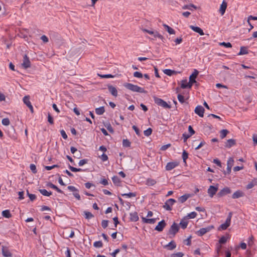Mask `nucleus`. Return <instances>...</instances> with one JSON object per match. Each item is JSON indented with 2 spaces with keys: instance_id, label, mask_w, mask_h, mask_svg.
I'll list each match as a JSON object with an SVG mask.
<instances>
[{
  "instance_id": "29",
  "label": "nucleus",
  "mask_w": 257,
  "mask_h": 257,
  "mask_svg": "<svg viewBox=\"0 0 257 257\" xmlns=\"http://www.w3.org/2000/svg\"><path fill=\"white\" fill-rule=\"evenodd\" d=\"M2 214L3 217L7 218H10L12 217V214L9 210H5L3 211Z\"/></svg>"
},
{
  "instance_id": "43",
  "label": "nucleus",
  "mask_w": 257,
  "mask_h": 257,
  "mask_svg": "<svg viewBox=\"0 0 257 257\" xmlns=\"http://www.w3.org/2000/svg\"><path fill=\"white\" fill-rule=\"evenodd\" d=\"M153 36H154L155 38L158 37V38H160L163 42H164V38L163 37V36L162 35L160 34L157 31L154 32V33L153 34Z\"/></svg>"
},
{
  "instance_id": "57",
  "label": "nucleus",
  "mask_w": 257,
  "mask_h": 257,
  "mask_svg": "<svg viewBox=\"0 0 257 257\" xmlns=\"http://www.w3.org/2000/svg\"><path fill=\"white\" fill-rule=\"evenodd\" d=\"M182 136L184 143H185L187 141V139L191 137V135H189V134H187L186 133H184Z\"/></svg>"
},
{
  "instance_id": "13",
  "label": "nucleus",
  "mask_w": 257,
  "mask_h": 257,
  "mask_svg": "<svg viewBox=\"0 0 257 257\" xmlns=\"http://www.w3.org/2000/svg\"><path fill=\"white\" fill-rule=\"evenodd\" d=\"M236 145V141L234 139H229L225 143V147L227 148H230L231 147Z\"/></svg>"
},
{
  "instance_id": "31",
  "label": "nucleus",
  "mask_w": 257,
  "mask_h": 257,
  "mask_svg": "<svg viewBox=\"0 0 257 257\" xmlns=\"http://www.w3.org/2000/svg\"><path fill=\"white\" fill-rule=\"evenodd\" d=\"M229 133V132L226 129L222 130L220 131V137L221 139H224L227 135Z\"/></svg>"
},
{
  "instance_id": "55",
  "label": "nucleus",
  "mask_w": 257,
  "mask_h": 257,
  "mask_svg": "<svg viewBox=\"0 0 257 257\" xmlns=\"http://www.w3.org/2000/svg\"><path fill=\"white\" fill-rule=\"evenodd\" d=\"M177 97L180 103H183L185 102L184 97L182 95L179 94H178Z\"/></svg>"
},
{
  "instance_id": "24",
  "label": "nucleus",
  "mask_w": 257,
  "mask_h": 257,
  "mask_svg": "<svg viewBox=\"0 0 257 257\" xmlns=\"http://www.w3.org/2000/svg\"><path fill=\"white\" fill-rule=\"evenodd\" d=\"M257 185V178L253 179L250 182H249L246 187L247 189H250L253 188L254 186Z\"/></svg>"
},
{
  "instance_id": "49",
  "label": "nucleus",
  "mask_w": 257,
  "mask_h": 257,
  "mask_svg": "<svg viewBox=\"0 0 257 257\" xmlns=\"http://www.w3.org/2000/svg\"><path fill=\"white\" fill-rule=\"evenodd\" d=\"M184 253L182 252H178L175 253H173L171 255L170 257H183Z\"/></svg>"
},
{
  "instance_id": "51",
  "label": "nucleus",
  "mask_w": 257,
  "mask_h": 257,
  "mask_svg": "<svg viewBox=\"0 0 257 257\" xmlns=\"http://www.w3.org/2000/svg\"><path fill=\"white\" fill-rule=\"evenodd\" d=\"M98 76L102 78H109L114 77V76L111 74H98Z\"/></svg>"
},
{
  "instance_id": "9",
  "label": "nucleus",
  "mask_w": 257,
  "mask_h": 257,
  "mask_svg": "<svg viewBox=\"0 0 257 257\" xmlns=\"http://www.w3.org/2000/svg\"><path fill=\"white\" fill-rule=\"evenodd\" d=\"M204 108L201 105H198L196 107L194 112L196 114H198L200 117H203L204 113Z\"/></svg>"
},
{
  "instance_id": "52",
  "label": "nucleus",
  "mask_w": 257,
  "mask_h": 257,
  "mask_svg": "<svg viewBox=\"0 0 257 257\" xmlns=\"http://www.w3.org/2000/svg\"><path fill=\"white\" fill-rule=\"evenodd\" d=\"M191 238L192 236L190 235L186 239L184 240V243L187 245H190L191 244Z\"/></svg>"
},
{
  "instance_id": "22",
  "label": "nucleus",
  "mask_w": 257,
  "mask_h": 257,
  "mask_svg": "<svg viewBox=\"0 0 257 257\" xmlns=\"http://www.w3.org/2000/svg\"><path fill=\"white\" fill-rule=\"evenodd\" d=\"M47 186L49 187L50 188H52V189L55 190L58 193H61V194H63L64 193L63 191H62L57 186H56L55 185L53 184L51 182H49L47 184Z\"/></svg>"
},
{
  "instance_id": "11",
  "label": "nucleus",
  "mask_w": 257,
  "mask_h": 257,
  "mask_svg": "<svg viewBox=\"0 0 257 257\" xmlns=\"http://www.w3.org/2000/svg\"><path fill=\"white\" fill-rule=\"evenodd\" d=\"M231 193V190L228 187H225L221 190L218 193L217 196L219 197H222L227 194Z\"/></svg>"
},
{
  "instance_id": "27",
  "label": "nucleus",
  "mask_w": 257,
  "mask_h": 257,
  "mask_svg": "<svg viewBox=\"0 0 257 257\" xmlns=\"http://www.w3.org/2000/svg\"><path fill=\"white\" fill-rule=\"evenodd\" d=\"M163 27L170 34H175V30L166 24H163Z\"/></svg>"
},
{
  "instance_id": "8",
  "label": "nucleus",
  "mask_w": 257,
  "mask_h": 257,
  "mask_svg": "<svg viewBox=\"0 0 257 257\" xmlns=\"http://www.w3.org/2000/svg\"><path fill=\"white\" fill-rule=\"evenodd\" d=\"M166 225L165 221L162 220L158 223V225L155 227V230L159 232L162 231Z\"/></svg>"
},
{
  "instance_id": "7",
  "label": "nucleus",
  "mask_w": 257,
  "mask_h": 257,
  "mask_svg": "<svg viewBox=\"0 0 257 257\" xmlns=\"http://www.w3.org/2000/svg\"><path fill=\"white\" fill-rule=\"evenodd\" d=\"M24 103L29 108L32 113H33L34 109L30 101V96H25L23 97Z\"/></svg>"
},
{
  "instance_id": "23",
  "label": "nucleus",
  "mask_w": 257,
  "mask_h": 257,
  "mask_svg": "<svg viewBox=\"0 0 257 257\" xmlns=\"http://www.w3.org/2000/svg\"><path fill=\"white\" fill-rule=\"evenodd\" d=\"M176 247V244L174 240H172L168 244L165 246V248H167L169 250H173Z\"/></svg>"
},
{
  "instance_id": "46",
  "label": "nucleus",
  "mask_w": 257,
  "mask_h": 257,
  "mask_svg": "<svg viewBox=\"0 0 257 257\" xmlns=\"http://www.w3.org/2000/svg\"><path fill=\"white\" fill-rule=\"evenodd\" d=\"M188 153L186 151H184L182 154V159L183 160V162L185 163H186V159L188 158Z\"/></svg>"
},
{
  "instance_id": "6",
  "label": "nucleus",
  "mask_w": 257,
  "mask_h": 257,
  "mask_svg": "<svg viewBox=\"0 0 257 257\" xmlns=\"http://www.w3.org/2000/svg\"><path fill=\"white\" fill-rule=\"evenodd\" d=\"M22 65L25 69H27L31 67V62L29 60V58L26 54L23 57V62Z\"/></svg>"
},
{
  "instance_id": "39",
  "label": "nucleus",
  "mask_w": 257,
  "mask_h": 257,
  "mask_svg": "<svg viewBox=\"0 0 257 257\" xmlns=\"http://www.w3.org/2000/svg\"><path fill=\"white\" fill-rule=\"evenodd\" d=\"M191 8H193L195 9H197V7L193 4L184 5L182 8L183 9H188L191 10Z\"/></svg>"
},
{
  "instance_id": "50",
  "label": "nucleus",
  "mask_w": 257,
  "mask_h": 257,
  "mask_svg": "<svg viewBox=\"0 0 257 257\" xmlns=\"http://www.w3.org/2000/svg\"><path fill=\"white\" fill-rule=\"evenodd\" d=\"M227 238L225 236H222L219 240L220 244H224L226 242Z\"/></svg>"
},
{
  "instance_id": "17",
  "label": "nucleus",
  "mask_w": 257,
  "mask_h": 257,
  "mask_svg": "<svg viewBox=\"0 0 257 257\" xmlns=\"http://www.w3.org/2000/svg\"><path fill=\"white\" fill-rule=\"evenodd\" d=\"M227 6V3L225 1H223L220 6L219 9V12L221 15H223L224 14Z\"/></svg>"
},
{
  "instance_id": "30",
  "label": "nucleus",
  "mask_w": 257,
  "mask_h": 257,
  "mask_svg": "<svg viewBox=\"0 0 257 257\" xmlns=\"http://www.w3.org/2000/svg\"><path fill=\"white\" fill-rule=\"evenodd\" d=\"M113 183L115 185L119 186L120 183V179L117 176H114L112 178Z\"/></svg>"
},
{
  "instance_id": "18",
  "label": "nucleus",
  "mask_w": 257,
  "mask_h": 257,
  "mask_svg": "<svg viewBox=\"0 0 257 257\" xmlns=\"http://www.w3.org/2000/svg\"><path fill=\"white\" fill-rule=\"evenodd\" d=\"M190 28L194 32L198 33L200 34V35L202 36L204 35V33L203 32V31L199 27L194 26H190Z\"/></svg>"
},
{
  "instance_id": "4",
  "label": "nucleus",
  "mask_w": 257,
  "mask_h": 257,
  "mask_svg": "<svg viewBox=\"0 0 257 257\" xmlns=\"http://www.w3.org/2000/svg\"><path fill=\"white\" fill-rule=\"evenodd\" d=\"M175 202H176V200L175 199H172V198L169 199L166 201V202L165 203V204L163 205V207L167 210L170 211L172 210L171 206Z\"/></svg>"
},
{
  "instance_id": "64",
  "label": "nucleus",
  "mask_w": 257,
  "mask_h": 257,
  "mask_svg": "<svg viewBox=\"0 0 257 257\" xmlns=\"http://www.w3.org/2000/svg\"><path fill=\"white\" fill-rule=\"evenodd\" d=\"M188 131L190 133V134H189V135H191V136H192L193 135H194L195 133V131L193 130V127H192L191 125H189L188 126Z\"/></svg>"
},
{
  "instance_id": "2",
  "label": "nucleus",
  "mask_w": 257,
  "mask_h": 257,
  "mask_svg": "<svg viewBox=\"0 0 257 257\" xmlns=\"http://www.w3.org/2000/svg\"><path fill=\"white\" fill-rule=\"evenodd\" d=\"M154 102L158 105L163 107L164 108H170L171 105H169L166 101L161 98H158L156 96H153Z\"/></svg>"
},
{
  "instance_id": "54",
  "label": "nucleus",
  "mask_w": 257,
  "mask_h": 257,
  "mask_svg": "<svg viewBox=\"0 0 257 257\" xmlns=\"http://www.w3.org/2000/svg\"><path fill=\"white\" fill-rule=\"evenodd\" d=\"M220 45L223 46L226 48H231L232 47L231 44L229 42L226 43V42H223L220 43Z\"/></svg>"
},
{
  "instance_id": "63",
  "label": "nucleus",
  "mask_w": 257,
  "mask_h": 257,
  "mask_svg": "<svg viewBox=\"0 0 257 257\" xmlns=\"http://www.w3.org/2000/svg\"><path fill=\"white\" fill-rule=\"evenodd\" d=\"M48 121L51 124L54 123L53 117L50 113L48 115Z\"/></svg>"
},
{
  "instance_id": "38",
  "label": "nucleus",
  "mask_w": 257,
  "mask_h": 257,
  "mask_svg": "<svg viewBox=\"0 0 257 257\" xmlns=\"http://www.w3.org/2000/svg\"><path fill=\"white\" fill-rule=\"evenodd\" d=\"M136 195L137 193L136 192H130L128 193H124L121 194V196H126L130 198L136 197Z\"/></svg>"
},
{
  "instance_id": "10",
  "label": "nucleus",
  "mask_w": 257,
  "mask_h": 257,
  "mask_svg": "<svg viewBox=\"0 0 257 257\" xmlns=\"http://www.w3.org/2000/svg\"><path fill=\"white\" fill-rule=\"evenodd\" d=\"M179 163L177 161L169 162L166 166L167 171H171L179 165Z\"/></svg>"
},
{
  "instance_id": "1",
  "label": "nucleus",
  "mask_w": 257,
  "mask_h": 257,
  "mask_svg": "<svg viewBox=\"0 0 257 257\" xmlns=\"http://www.w3.org/2000/svg\"><path fill=\"white\" fill-rule=\"evenodd\" d=\"M123 86L127 89L133 92H139L141 93H147V91L144 88L141 87L137 85H134L130 83H124Z\"/></svg>"
},
{
  "instance_id": "26",
  "label": "nucleus",
  "mask_w": 257,
  "mask_h": 257,
  "mask_svg": "<svg viewBox=\"0 0 257 257\" xmlns=\"http://www.w3.org/2000/svg\"><path fill=\"white\" fill-rule=\"evenodd\" d=\"M186 220V218H184L183 219L181 220V221H180V222L179 223L181 227L183 229H185V228H186L187 226L188 225V222Z\"/></svg>"
},
{
  "instance_id": "60",
  "label": "nucleus",
  "mask_w": 257,
  "mask_h": 257,
  "mask_svg": "<svg viewBox=\"0 0 257 257\" xmlns=\"http://www.w3.org/2000/svg\"><path fill=\"white\" fill-rule=\"evenodd\" d=\"M134 76L137 78H142L143 75L142 73L136 71L134 73Z\"/></svg>"
},
{
  "instance_id": "37",
  "label": "nucleus",
  "mask_w": 257,
  "mask_h": 257,
  "mask_svg": "<svg viewBox=\"0 0 257 257\" xmlns=\"http://www.w3.org/2000/svg\"><path fill=\"white\" fill-rule=\"evenodd\" d=\"M69 169L73 172H81L83 170L81 168H76L73 166H71L70 165H68Z\"/></svg>"
},
{
  "instance_id": "45",
  "label": "nucleus",
  "mask_w": 257,
  "mask_h": 257,
  "mask_svg": "<svg viewBox=\"0 0 257 257\" xmlns=\"http://www.w3.org/2000/svg\"><path fill=\"white\" fill-rule=\"evenodd\" d=\"M197 216V213L195 212H192L190 213H189L188 215L186 217V218H189L190 219L194 218Z\"/></svg>"
},
{
  "instance_id": "15",
  "label": "nucleus",
  "mask_w": 257,
  "mask_h": 257,
  "mask_svg": "<svg viewBox=\"0 0 257 257\" xmlns=\"http://www.w3.org/2000/svg\"><path fill=\"white\" fill-rule=\"evenodd\" d=\"M108 89L109 92L114 96L116 97L117 96V90L115 87L111 85H107Z\"/></svg>"
},
{
  "instance_id": "48",
  "label": "nucleus",
  "mask_w": 257,
  "mask_h": 257,
  "mask_svg": "<svg viewBox=\"0 0 257 257\" xmlns=\"http://www.w3.org/2000/svg\"><path fill=\"white\" fill-rule=\"evenodd\" d=\"M27 194L30 200L32 201H34L36 198V196L35 194L29 193L28 190L27 191Z\"/></svg>"
},
{
  "instance_id": "28",
  "label": "nucleus",
  "mask_w": 257,
  "mask_h": 257,
  "mask_svg": "<svg viewBox=\"0 0 257 257\" xmlns=\"http://www.w3.org/2000/svg\"><path fill=\"white\" fill-rule=\"evenodd\" d=\"M190 197V195L188 194H184L179 198V201L181 203L185 202L188 198Z\"/></svg>"
},
{
  "instance_id": "12",
  "label": "nucleus",
  "mask_w": 257,
  "mask_h": 257,
  "mask_svg": "<svg viewBox=\"0 0 257 257\" xmlns=\"http://www.w3.org/2000/svg\"><path fill=\"white\" fill-rule=\"evenodd\" d=\"M217 190V187L210 186L208 189V193L211 197H212L216 194Z\"/></svg>"
},
{
  "instance_id": "42",
  "label": "nucleus",
  "mask_w": 257,
  "mask_h": 257,
  "mask_svg": "<svg viewBox=\"0 0 257 257\" xmlns=\"http://www.w3.org/2000/svg\"><path fill=\"white\" fill-rule=\"evenodd\" d=\"M93 246L96 248H100L102 247L103 243L101 241H97L94 242Z\"/></svg>"
},
{
  "instance_id": "59",
  "label": "nucleus",
  "mask_w": 257,
  "mask_h": 257,
  "mask_svg": "<svg viewBox=\"0 0 257 257\" xmlns=\"http://www.w3.org/2000/svg\"><path fill=\"white\" fill-rule=\"evenodd\" d=\"M132 128L135 131L136 134L138 136H141L140 131L138 127H137L136 125H134L132 126Z\"/></svg>"
},
{
  "instance_id": "41",
  "label": "nucleus",
  "mask_w": 257,
  "mask_h": 257,
  "mask_svg": "<svg viewBox=\"0 0 257 257\" xmlns=\"http://www.w3.org/2000/svg\"><path fill=\"white\" fill-rule=\"evenodd\" d=\"M232 213L231 212H229L228 215V216L226 219V221L225 222V223H227V224H229V226L230 225L231 219L232 217Z\"/></svg>"
},
{
  "instance_id": "44",
  "label": "nucleus",
  "mask_w": 257,
  "mask_h": 257,
  "mask_svg": "<svg viewBox=\"0 0 257 257\" xmlns=\"http://www.w3.org/2000/svg\"><path fill=\"white\" fill-rule=\"evenodd\" d=\"M152 129L151 128H148L144 132V135L146 137L150 136L152 133Z\"/></svg>"
},
{
  "instance_id": "34",
  "label": "nucleus",
  "mask_w": 257,
  "mask_h": 257,
  "mask_svg": "<svg viewBox=\"0 0 257 257\" xmlns=\"http://www.w3.org/2000/svg\"><path fill=\"white\" fill-rule=\"evenodd\" d=\"M39 192L44 196H50L52 195V192H48L46 189H39Z\"/></svg>"
},
{
  "instance_id": "53",
  "label": "nucleus",
  "mask_w": 257,
  "mask_h": 257,
  "mask_svg": "<svg viewBox=\"0 0 257 257\" xmlns=\"http://www.w3.org/2000/svg\"><path fill=\"white\" fill-rule=\"evenodd\" d=\"M30 168L33 173L36 174L37 172L36 166H35V165L31 164L30 166Z\"/></svg>"
},
{
  "instance_id": "5",
  "label": "nucleus",
  "mask_w": 257,
  "mask_h": 257,
  "mask_svg": "<svg viewBox=\"0 0 257 257\" xmlns=\"http://www.w3.org/2000/svg\"><path fill=\"white\" fill-rule=\"evenodd\" d=\"M213 228H214L213 225H209L205 228H201L197 231V234L200 236H202Z\"/></svg>"
},
{
  "instance_id": "16",
  "label": "nucleus",
  "mask_w": 257,
  "mask_h": 257,
  "mask_svg": "<svg viewBox=\"0 0 257 257\" xmlns=\"http://www.w3.org/2000/svg\"><path fill=\"white\" fill-rule=\"evenodd\" d=\"M2 254L5 257H12V253L10 252L9 249L5 246H3L2 248Z\"/></svg>"
},
{
  "instance_id": "32",
  "label": "nucleus",
  "mask_w": 257,
  "mask_h": 257,
  "mask_svg": "<svg viewBox=\"0 0 257 257\" xmlns=\"http://www.w3.org/2000/svg\"><path fill=\"white\" fill-rule=\"evenodd\" d=\"M105 111L103 106H101L95 109V112L98 115H102Z\"/></svg>"
},
{
  "instance_id": "33",
  "label": "nucleus",
  "mask_w": 257,
  "mask_h": 257,
  "mask_svg": "<svg viewBox=\"0 0 257 257\" xmlns=\"http://www.w3.org/2000/svg\"><path fill=\"white\" fill-rule=\"evenodd\" d=\"M163 72L165 74H166L168 76H171V75L176 73V72L175 71L169 69H165L163 71Z\"/></svg>"
},
{
  "instance_id": "61",
  "label": "nucleus",
  "mask_w": 257,
  "mask_h": 257,
  "mask_svg": "<svg viewBox=\"0 0 257 257\" xmlns=\"http://www.w3.org/2000/svg\"><path fill=\"white\" fill-rule=\"evenodd\" d=\"M181 87L183 89L187 88V80L186 79L182 80Z\"/></svg>"
},
{
  "instance_id": "3",
  "label": "nucleus",
  "mask_w": 257,
  "mask_h": 257,
  "mask_svg": "<svg viewBox=\"0 0 257 257\" xmlns=\"http://www.w3.org/2000/svg\"><path fill=\"white\" fill-rule=\"evenodd\" d=\"M179 227L178 225L174 222L173 224L171 225L170 229L168 231V234L172 235L174 237L176 234L179 231Z\"/></svg>"
},
{
  "instance_id": "35",
  "label": "nucleus",
  "mask_w": 257,
  "mask_h": 257,
  "mask_svg": "<svg viewBox=\"0 0 257 257\" xmlns=\"http://www.w3.org/2000/svg\"><path fill=\"white\" fill-rule=\"evenodd\" d=\"M156 183L155 180L149 178L147 180L146 184L148 186H153Z\"/></svg>"
},
{
  "instance_id": "14",
  "label": "nucleus",
  "mask_w": 257,
  "mask_h": 257,
  "mask_svg": "<svg viewBox=\"0 0 257 257\" xmlns=\"http://www.w3.org/2000/svg\"><path fill=\"white\" fill-rule=\"evenodd\" d=\"M199 74V72L197 70L194 69L192 74L189 77V80L191 82H196V78Z\"/></svg>"
},
{
  "instance_id": "47",
  "label": "nucleus",
  "mask_w": 257,
  "mask_h": 257,
  "mask_svg": "<svg viewBox=\"0 0 257 257\" xmlns=\"http://www.w3.org/2000/svg\"><path fill=\"white\" fill-rule=\"evenodd\" d=\"M2 123L4 125L7 126L10 124V121L8 118H5L2 119Z\"/></svg>"
},
{
  "instance_id": "40",
  "label": "nucleus",
  "mask_w": 257,
  "mask_h": 257,
  "mask_svg": "<svg viewBox=\"0 0 257 257\" xmlns=\"http://www.w3.org/2000/svg\"><path fill=\"white\" fill-rule=\"evenodd\" d=\"M84 213L86 219H89L94 217V215L89 211H84Z\"/></svg>"
},
{
  "instance_id": "56",
  "label": "nucleus",
  "mask_w": 257,
  "mask_h": 257,
  "mask_svg": "<svg viewBox=\"0 0 257 257\" xmlns=\"http://www.w3.org/2000/svg\"><path fill=\"white\" fill-rule=\"evenodd\" d=\"M68 189L71 192H79L78 190L73 186H68L67 187Z\"/></svg>"
},
{
  "instance_id": "21",
  "label": "nucleus",
  "mask_w": 257,
  "mask_h": 257,
  "mask_svg": "<svg viewBox=\"0 0 257 257\" xmlns=\"http://www.w3.org/2000/svg\"><path fill=\"white\" fill-rule=\"evenodd\" d=\"M130 215V219L131 221L136 222L139 219L138 215V213L137 212L131 213Z\"/></svg>"
},
{
  "instance_id": "25",
  "label": "nucleus",
  "mask_w": 257,
  "mask_h": 257,
  "mask_svg": "<svg viewBox=\"0 0 257 257\" xmlns=\"http://www.w3.org/2000/svg\"><path fill=\"white\" fill-rule=\"evenodd\" d=\"M248 53V52L247 51V48L246 47L244 46H241L240 49V51L238 53V55H242L247 54Z\"/></svg>"
},
{
  "instance_id": "58",
  "label": "nucleus",
  "mask_w": 257,
  "mask_h": 257,
  "mask_svg": "<svg viewBox=\"0 0 257 257\" xmlns=\"http://www.w3.org/2000/svg\"><path fill=\"white\" fill-rule=\"evenodd\" d=\"M108 220H103L101 222V226L103 228H106L108 226Z\"/></svg>"
},
{
  "instance_id": "62",
  "label": "nucleus",
  "mask_w": 257,
  "mask_h": 257,
  "mask_svg": "<svg viewBox=\"0 0 257 257\" xmlns=\"http://www.w3.org/2000/svg\"><path fill=\"white\" fill-rule=\"evenodd\" d=\"M88 162V160L87 159H83V160H81L79 163H78V165L79 166H82L83 165L87 164Z\"/></svg>"
},
{
  "instance_id": "19",
  "label": "nucleus",
  "mask_w": 257,
  "mask_h": 257,
  "mask_svg": "<svg viewBox=\"0 0 257 257\" xmlns=\"http://www.w3.org/2000/svg\"><path fill=\"white\" fill-rule=\"evenodd\" d=\"M142 219L144 223L148 224H154L156 221V218H146L144 217H142Z\"/></svg>"
},
{
  "instance_id": "20",
  "label": "nucleus",
  "mask_w": 257,
  "mask_h": 257,
  "mask_svg": "<svg viewBox=\"0 0 257 257\" xmlns=\"http://www.w3.org/2000/svg\"><path fill=\"white\" fill-rule=\"evenodd\" d=\"M244 196V193L240 190L235 191L232 195L233 199H237Z\"/></svg>"
},
{
  "instance_id": "36",
  "label": "nucleus",
  "mask_w": 257,
  "mask_h": 257,
  "mask_svg": "<svg viewBox=\"0 0 257 257\" xmlns=\"http://www.w3.org/2000/svg\"><path fill=\"white\" fill-rule=\"evenodd\" d=\"M131 143L127 139H123L122 141V146L123 147H130Z\"/></svg>"
}]
</instances>
